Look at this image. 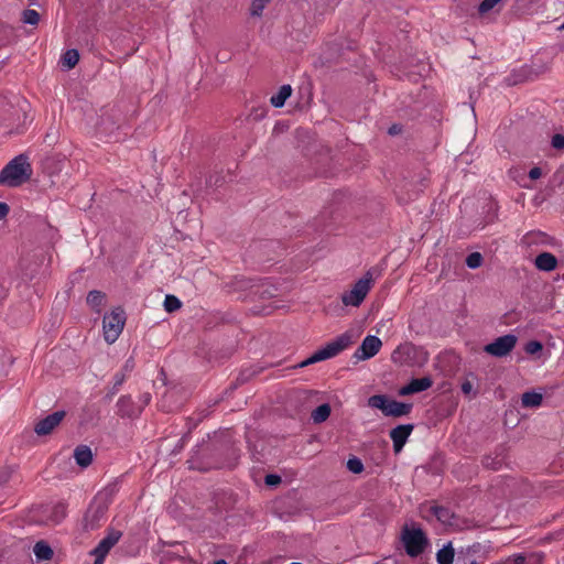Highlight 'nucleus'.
<instances>
[{
  "instance_id": "nucleus-1",
  "label": "nucleus",
  "mask_w": 564,
  "mask_h": 564,
  "mask_svg": "<svg viewBox=\"0 0 564 564\" xmlns=\"http://www.w3.org/2000/svg\"><path fill=\"white\" fill-rule=\"evenodd\" d=\"M31 174L32 169L28 158L20 154L0 171V185L17 187L28 181Z\"/></svg>"
},
{
  "instance_id": "nucleus-2",
  "label": "nucleus",
  "mask_w": 564,
  "mask_h": 564,
  "mask_svg": "<svg viewBox=\"0 0 564 564\" xmlns=\"http://www.w3.org/2000/svg\"><path fill=\"white\" fill-rule=\"evenodd\" d=\"M352 335L344 333L336 337L334 340L326 344L323 348L316 350L311 357L300 364V367H305L315 362L330 359L339 355L343 350L352 345Z\"/></svg>"
},
{
  "instance_id": "nucleus-3",
  "label": "nucleus",
  "mask_w": 564,
  "mask_h": 564,
  "mask_svg": "<svg viewBox=\"0 0 564 564\" xmlns=\"http://www.w3.org/2000/svg\"><path fill=\"white\" fill-rule=\"evenodd\" d=\"M375 284L373 273L367 271L349 291L343 293L341 302L346 306L358 307Z\"/></svg>"
},
{
  "instance_id": "nucleus-4",
  "label": "nucleus",
  "mask_w": 564,
  "mask_h": 564,
  "mask_svg": "<svg viewBox=\"0 0 564 564\" xmlns=\"http://www.w3.org/2000/svg\"><path fill=\"white\" fill-rule=\"evenodd\" d=\"M368 405L380 410L386 416L401 417L408 415L412 404L389 399L384 394H375L368 399Z\"/></svg>"
},
{
  "instance_id": "nucleus-5",
  "label": "nucleus",
  "mask_w": 564,
  "mask_h": 564,
  "mask_svg": "<svg viewBox=\"0 0 564 564\" xmlns=\"http://www.w3.org/2000/svg\"><path fill=\"white\" fill-rule=\"evenodd\" d=\"M124 323V311L120 307L115 308L110 314L104 316V338L108 344H113L118 339L122 333Z\"/></svg>"
},
{
  "instance_id": "nucleus-6",
  "label": "nucleus",
  "mask_w": 564,
  "mask_h": 564,
  "mask_svg": "<svg viewBox=\"0 0 564 564\" xmlns=\"http://www.w3.org/2000/svg\"><path fill=\"white\" fill-rule=\"evenodd\" d=\"M401 541L408 555L415 557L423 553V529L404 524Z\"/></svg>"
},
{
  "instance_id": "nucleus-7",
  "label": "nucleus",
  "mask_w": 564,
  "mask_h": 564,
  "mask_svg": "<svg viewBox=\"0 0 564 564\" xmlns=\"http://www.w3.org/2000/svg\"><path fill=\"white\" fill-rule=\"evenodd\" d=\"M107 505L94 502L84 517V528L87 531L98 529L107 519Z\"/></svg>"
},
{
  "instance_id": "nucleus-8",
  "label": "nucleus",
  "mask_w": 564,
  "mask_h": 564,
  "mask_svg": "<svg viewBox=\"0 0 564 564\" xmlns=\"http://www.w3.org/2000/svg\"><path fill=\"white\" fill-rule=\"evenodd\" d=\"M122 533L118 530H109L107 535L97 544L91 551L95 556L94 564H104V561L109 551L119 542Z\"/></svg>"
},
{
  "instance_id": "nucleus-9",
  "label": "nucleus",
  "mask_w": 564,
  "mask_h": 564,
  "mask_svg": "<svg viewBox=\"0 0 564 564\" xmlns=\"http://www.w3.org/2000/svg\"><path fill=\"white\" fill-rule=\"evenodd\" d=\"M517 340V336L512 334L500 336L486 345L484 350L495 357H505L514 348Z\"/></svg>"
},
{
  "instance_id": "nucleus-10",
  "label": "nucleus",
  "mask_w": 564,
  "mask_h": 564,
  "mask_svg": "<svg viewBox=\"0 0 564 564\" xmlns=\"http://www.w3.org/2000/svg\"><path fill=\"white\" fill-rule=\"evenodd\" d=\"M382 343L377 336L368 335L354 352V358L357 360L370 359L379 352Z\"/></svg>"
},
{
  "instance_id": "nucleus-11",
  "label": "nucleus",
  "mask_w": 564,
  "mask_h": 564,
  "mask_svg": "<svg viewBox=\"0 0 564 564\" xmlns=\"http://www.w3.org/2000/svg\"><path fill=\"white\" fill-rule=\"evenodd\" d=\"M64 417V411H56L47 415L46 417L40 420L36 423L34 431L37 435H48L56 426L59 425Z\"/></svg>"
},
{
  "instance_id": "nucleus-12",
  "label": "nucleus",
  "mask_w": 564,
  "mask_h": 564,
  "mask_svg": "<svg viewBox=\"0 0 564 564\" xmlns=\"http://www.w3.org/2000/svg\"><path fill=\"white\" fill-rule=\"evenodd\" d=\"M412 424H401L390 431V437L393 443V451L395 454L400 453L405 445L408 437L413 431Z\"/></svg>"
},
{
  "instance_id": "nucleus-13",
  "label": "nucleus",
  "mask_w": 564,
  "mask_h": 564,
  "mask_svg": "<svg viewBox=\"0 0 564 564\" xmlns=\"http://www.w3.org/2000/svg\"><path fill=\"white\" fill-rule=\"evenodd\" d=\"M117 413L121 417H133L139 415L140 409L134 405L131 397L122 395L117 402Z\"/></svg>"
},
{
  "instance_id": "nucleus-14",
  "label": "nucleus",
  "mask_w": 564,
  "mask_h": 564,
  "mask_svg": "<svg viewBox=\"0 0 564 564\" xmlns=\"http://www.w3.org/2000/svg\"><path fill=\"white\" fill-rule=\"evenodd\" d=\"M74 458L78 466L87 468L93 462V452L87 445H78L74 449Z\"/></svg>"
},
{
  "instance_id": "nucleus-15",
  "label": "nucleus",
  "mask_w": 564,
  "mask_h": 564,
  "mask_svg": "<svg viewBox=\"0 0 564 564\" xmlns=\"http://www.w3.org/2000/svg\"><path fill=\"white\" fill-rule=\"evenodd\" d=\"M534 263L540 270L552 271L556 268L557 260L552 253L542 252L535 258Z\"/></svg>"
},
{
  "instance_id": "nucleus-16",
  "label": "nucleus",
  "mask_w": 564,
  "mask_h": 564,
  "mask_svg": "<svg viewBox=\"0 0 564 564\" xmlns=\"http://www.w3.org/2000/svg\"><path fill=\"white\" fill-rule=\"evenodd\" d=\"M431 511L433 512V514L436 517V519L445 524V525H454V513L445 508V507H441V506H433L431 507Z\"/></svg>"
},
{
  "instance_id": "nucleus-17",
  "label": "nucleus",
  "mask_w": 564,
  "mask_h": 564,
  "mask_svg": "<svg viewBox=\"0 0 564 564\" xmlns=\"http://www.w3.org/2000/svg\"><path fill=\"white\" fill-rule=\"evenodd\" d=\"M292 88L290 85H283L280 87L279 91L271 96L270 102L273 107L280 108L283 107L286 99L291 96Z\"/></svg>"
},
{
  "instance_id": "nucleus-18",
  "label": "nucleus",
  "mask_w": 564,
  "mask_h": 564,
  "mask_svg": "<svg viewBox=\"0 0 564 564\" xmlns=\"http://www.w3.org/2000/svg\"><path fill=\"white\" fill-rule=\"evenodd\" d=\"M33 552H34V555L36 556V558L41 560V561L51 560L53 556V550L51 549V546L47 543H45L43 541H39L35 543V545L33 547Z\"/></svg>"
},
{
  "instance_id": "nucleus-19",
  "label": "nucleus",
  "mask_w": 564,
  "mask_h": 564,
  "mask_svg": "<svg viewBox=\"0 0 564 564\" xmlns=\"http://www.w3.org/2000/svg\"><path fill=\"white\" fill-rule=\"evenodd\" d=\"M330 411V405L328 403H323L312 412L311 417L314 423H322L329 417Z\"/></svg>"
},
{
  "instance_id": "nucleus-20",
  "label": "nucleus",
  "mask_w": 564,
  "mask_h": 564,
  "mask_svg": "<svg viewBox=\"0 0 564 564\" xmlns=\"http://www.w3.org/2000/svg\"><path fill=\"white\" fill-rule=\"evenodd\" d=\"M542 400V394L536 392H525L521 398V402L524 408H536L541 405Z\"/></svg>"
},
{
  "instance_id": "nucleus-21",
  "label": "nucleus",
  "mask_w": 564,
  "mask_h": 564,
  "mask_svg": "<svg viewBox=\"0 0 564 564\" xmlns=\"http://www.w3.org/2000/svg\"><path fill=\"white\" fill-rule=\"evenodd\" d=\"M454 549L451 543L441 549L436 554L438 564H452L454 560Z\"/></svg>"
},
{
  "instance_id": "nucleus-22",
  "label": "nucleus",
  "mask_w": 564,
  "mask_h": 564,
  "mask_svg": "<svg viewBox=\"0 0 564 564\" xmlns=\"http://www.w3.org/2000/svg\"><path fill=\"white\" fill-rule=\"evenodd\" d=\"M423 391V378L413 379L409 384L399 390V394L404 397L415 392Z\"/></svg>"
},
{
  "instance_id": "nucleus-23",
  "label": "nucleus",
  "mask_w": 564,
  "mask_h": 564,
  "mask_svg": "<svg viewBox=\"0 0 564 564\" xmlns=\"http://www.w3.org/2000/svg\"><path fill=\"white\" fill-rule=\"evenodd\" d=\"M78 61L79 54L77 50H67L62 56V63L68 69L74 68Z\"/></svg>"
},
{
  "instance_id": "nucleus-24",
  "label": "nucleus",
  "mask_w": 564,
  "mask_h": 564,
  "mask_svg": "<svg viewBox=\"0 0 564 564\" xmlns=\"http://www.w3.org/2000/svg\"><path fill=\"white\" fill-rule=\"evenodd\" d=\"M104 300H105V294L101 293L100 291H90L87 295V303L93 307V308H99L102 303H104Z\"/></svg>"
},
{
  "instance_id": "nucleus-25",
  "label": "nucleus",
  "mask_w": 564,
  "mask_h": 564,
  "mask_svg": "<svg viewBox=\"0 0 564 564\" xmlns=\"http://www.w3.org/2000/svg\"><path fill=\"white\" fill-rule=\"evenodd\" d=\"M163 305L166 312L172 313L181 308L182 302L175 295L169 294L165 296Z\"/></svg>"
},
{
  "instance_id": "nucleus-26",
  "label": "nucleus",
  "mask_w": 564,
  "mask_h": 564,
  "mask_svg": "<svg viewBox=\"0 0 564 564\" xmlns=\"http://www.w3.org/2000/svg\"><path fill=\"white\" fill-rule=\"evenodd\" d=\"M482 262H484V257L478 251L471 252L466 258V265L469 269H477V268L481 267Z\"/></svg>"
},
{
  "instance_id": "nucleus-27",
  "label": "nucleus",
  "mask_w": 564,
  "mask_h": 564,
  "mask_svg": "<svg viewBox=\"0 0 564 564\" xmlns=\"http://www.w3.org/2000/svg\"><path fill=\"white\" fill-rule=\"evenodd\" d=\"M22 21L26 24L36 25L40 21V14L36 10L26 9L22 13Z\"/></svg>"
},
{
  "instance_id": "nucleus-28",
  "label": "nucleus",
  "mask_w": 564,
  "mask_h": 564,
  "mask_svg": "<svg viewBox=\"0 0 564 564\" xmlns=\"http://www.w3.org/2000/svg\"><path fill=\"white\" fill-rule=\"evenodd\" d=\"M531 74H532V70L527 68V67H523L521 68L520 70V74L517 75L514 78H509V84L510 85H517L519 83H523V82H527L531 78Z\"/></svg>"
},
{
  "instance_id": "nucleus-29",
  "label": "nucleus",
  "mask_w": 564,
  "mask_h": 564,
  "mask_svg": "<svg viewBox=\"0 0 564 564\" xmlns=\"http://www.w3.org/2000/svg\"><path fill=\"white\" fill-rule=\"evenodd\" d=\"M347 468L354 474H360L364 471V464L358 457H351L347 460Z\"/></svg>"
},
{
  "instance_id": "nucleus-30",
  "label": "nucleus",
  "mask_w": 564,
  "mask_h": 564,
  "mask_svg": "<svg viewBox=\"0 0 564 564\" xmlns=\"http://www.w3.org/2000/svg\"><path fill=\"white\" fill-rule=\"evenodd\" d=\"M271 0H252L251 3V14L256 17H260L262 14L263 9Z\"/></svg>"
},
{
  "instance_id": "nucleus-31",
  "label": "nucleus",
  "mask_w": 564,
  "mask_h": 564,
  "mask_svg": "<svg viewBox=\"0 0 564 564\" xmlns=\"http://www.w3.org/2000/svg\"><path fill=\"white\" fill-rule=\"evenodd\" d=\"M127 377L128 376L123 371H118V372L115 373L111 395H113V394H116L118 392L119 388L126 381Z\"/></svg>"
},
{
  "instance_id": "nucleus-32",
  "label": "nucleus",
  "mask_w": 564,
  "mask_h": 564,
  "mask_svg": "<svg viewBox=\"0 0 564 564\" xmlns=\"http://www.w3.org/2000/svg\"><path fill=\"white\" fill-rule=\"evenodd\" d=\"M543 348L542 344L536 340H531L525 345V351L530 355L536 354L541 351Z\"/></svg>"
},
{
  "instance_id": "nucleus-33",
  "label": "nucleus",
  "mask_w": 564,
  "mask_h": 564,
  "mask_svg": "<svg viewBox=\"0 0 564 564\" xmlns=\"http://www.w3.org/2000/svg\"><path fill=\"white\" fill-rule=\"evenodd\" d=\"M501 0H484L480 4H479V12L480 13H486L488 11H490L491 9L495 8V6L497 3H499Z\"/></svg>"
},
{
  "instance_id": "nucleus-34",
  "label": "nucleus",
  "mask_w": 564,
  "mask_h": 564,
  "mask_svg": "<svg viewBox=\"0 0 564 564\" xmlns=\"http://www.w3.org/2000/svg\"><path fill=\"white\" fill-rule=\"evenodd\" d=\"M552 147L558 150L564 149V135L563 134H554L552 138Z\"/></svg>"
},
{
  "instance_id": "nucleus-35",
  "label": "nucleus",
  "mask_w": 564,
  "mask_h": 564,
  "mask_svg": "<svg viewBox=\"0 0 564 564\" xmlns=\"http://www.w3.org/2000/svg\"><path fill=\"white\" fill-rule=\"evenodd\" d=\"M281 482V477L274 474H270L265 476V484L269 486H275Z\"/></svg>"
},
{
  "instance_id": "nucleus-36",
  "label": "nucleus",
  "mask_w": 564,
  "mask_h": 564,
  "mask_svg": "<svg viewBox=\"0 0 564 564\" xmlns=\"http://www.w3.org/2000/svg\"><path fill=\"white\" fill-rule=\"evenodd\" d=\"M133 367H134V361H133L132 358H129L124 362V365H123V367H122V369L120 371L126 372V375L128 376L132 371Z\"/></svg>"
},
{
  "instance_id": "nucleus-37",
  "label": "nucleus",
  "mask_w": 564,
  "mask_h": 564,
  "mask_svg": "<svg viewBox=\"0 0 564 564\" xmlns=\"http://www.w3.org/2000/svg\"><path fill=\"white\" fill-rule=\"evenodd\" d=\"M541 175H542V171H541V169H540V167H538V166H535V167L531 169V170H530V172H529V177H530L531 180H538V178H540V177H541Z\"/></svg>"
},
{
  "instance_id": "nucleus-38",
  "label": "nucleus",
  "mask_w": 564,
  "mask_h": 564,
  "mask_svg": "<svg viewBox=\"0 0 564 564\" xmlns=\"http://www.w3.org/2000/svg\"><path fill=\"white\" fill-rule=\"evenodd\" d=\"M402 132V126L401 124H398V123H394L392 124L389 130H388V133L390 135H397V134H400Z\"/></svg>"
},
{
  "instance_id": "nucleus-39",
  "label": "nucleus",
  "mask_w": 564,
  "mask_h": 564,
  "mask_svg": "<svg viewBox=\"0 0 564 564\" xmlns=\"http://www.w3.org/2000/svg\"><path fill=\"white\" fill-rule=\"evenodd\" d=\"M9 210L8 204L0 202V219H3L9 214Z\"/></svg>"
},
{
  "instance_id": "nucleus-40",
  "label": "nucleus",
  "mask_w": 564,
  "mask_h": 564,
  "mask_svg": "<svg viewBox=\"0 0 564 564\" xmlns=\"http://www.w3.org/2000/svg\"><path fill=\"white\" fill-rule=\"evenodd\" d=\"M462 391L465 393V394H469L471 391H473V383L468 380H466L465 382H463L462 384Z\"/></svg>"
},
{
  "instance_id": "nucleus-41",
  "label": "nucleus",
  "mask_w": 564,
  "mask_h": 564,
  "mask_svg": "<svg viewBox=\"0 0 564 564\" xmlns=\"http://www.w3.org/2000/svg\"><path fill=\"white\" fill-rule=\"evenodd\" d=\"M484 464L487 466V467H490V468H497V465L499 464V462H495V459H490V458H486L484 460Z\"/></svg>"
},
{
  "instance_id": "nucleus-42",
  "label": "nucleus",
  "mask_w": 564,
  "mask_h": 564,
  "mask_svg": "<svg viewBox=\"0 0 564 564\" xmlns=\"http://www.w3.org/2000/svg\"><path fill=\"white\" fill-rule=\"evenodd\" d=\"M509 561H512L513 564H524L525 557L522 555L514 556L513 558H509Z\"/></svg>"
},
{
  "instance_id": "nucleus-43",
  "label": "nucleus",
  "mask_w": 564,
  "mask_h": 564,
  "mask_svg": "<svg viewBox=\"0 0 564 564\" xmlns=\"http://www.w3.org/2000/svg\"><path fill=\"white\" fill-rule=\"evenodd\" d=\"M142 398H143V402H144V403H149V402H150V400H151V397H150V394H149V393H145Z\"/></svg>"
},
{
  "instance_id": "nucleus-44",
  "label": "nucleus",
  "mask_w": 564,
  "mask_h": 564,
  "mask_svg": "<svg viewBox=\"0 0 564 564\" xmlns=\"http://www.w3.org/2000/svg\"><path fill=\"white\" fill-rule=\"evenodd\" d=\"M431 384H432V381H431L429 378H426V377H425V383H424L425 390H426L427 388H430V387H431Z\"/></svg>"
},
{
  "instance_id": "nucleus-45",
  "label": "nucleus",
  "mask_w": 564,
  "mask_h": 564,
  "mask_svg": "<svg viewBox=\"0 0 564 564\" xmlns=\"http://www.w3.org/2000/svg\"><path fill=\"white\" fill-rule=\"evenodd\" d=\"M213 564H227L225 560L215 561Z\"/></svg>"
},
{
  "instance_id": "nucleus-46",
  "label": "nucleus",
  "mask_w": 564,
  "mask_h": 564,
  "mask_svg": "<svg viewBox=\"0 0 564 564\" xmlns=\"http://www.w3.org/2000/svg\"><path fill=\"white\" fill-rule=\"evenodd\" d=\"M57 510H61L62 514L64 516V506L59 505L56 507Z\"/></svg>"
},
{
  "instance_id": "nucleus-47",
  "label": "nucleus",
  "mask_w": 564,
  "mask_h": 564,
  "mask_svg": "<svg viewBox=\"0 0 564 564\" xmlns=\"http://www.w3.org/2000/svg\"><path fill=\"white\" fill-rule=\"evenodd\" d=\"M419 279H420V276H416V278H414V276H413V278L411 279V282H412V283H415V281H416V280H419Z\"/></svg>"
},
{
  "instance_id": "nucleus-48",
  "label": "nucleus",
  "mask_w": 564,
  "mask_h": 564,
  "mask_svg": "<svg viewBox=\"0 0 564 564\" xmlns=\"http://www.w3.org/2000/svg\"><path fill=\"white\" fill-rule=\"evenodd\" d=\"M560 30H564V23L560 26Z\"/></svg>"
}]
</instances>
